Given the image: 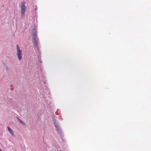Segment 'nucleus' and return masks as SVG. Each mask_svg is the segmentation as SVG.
<instances>
[{"instance_id": "423d86ee", "label": "nucleus", "mask_w": 151, "mask_h": 151, "mask_svg": "<svg viewBox=\"0 0 151 151\" xmlns=\"http://www.w3.org/2000/svg\"><path fill=\"white\" fill-rule=\"evenodd\" d=\"M32 34L33 38H37L36 36V30L35 28L33 29V30L32 32Z\"/></svg>"}, {"instance_id": "20e7f679", "label": "nucleus", "mask_w": 151, "mask_h": 151, "mask_svg": "<svg viewBox=\"0 0 151 151\" xmlns=\"http://www.w3.org/2000/svg\"><path fill=\"white\" fill-rule=\"evenodd\" d=\"M39 40L38 38H33L32 42H33V46L35 50L38 49V41Z\"/></svg>"}, {"instance_id": "39448f33", "label": "nucleus", "mask_w": 151, "mask_h": 151, "mask_svg": "<svg viewBox=\"0 0 151 151\" xmlns=\"http://www.w3.org/2000/svg\"><path fill=\"white\" fill-rule=\"evenodd\" d=\"M42 94H43L45 95V97H47V96L49 97V95H50V92L49 91V90L48 89H46L45 90V91H43V92L42 93Z\"/></svg>"}, {"instance_id": "0eeeda50", "label": "nucleus", "mask_w": 151, "mask_h": 151, "mask_svg": "<svg viewBox=\"0 0 151 151\" xmlns=\"http://www.w3.org/2000/svg\"><path fill=\"white\" fill-rule=\"evenodd\" d=\"M37 56L38 59L37 60V63L38 64H40L42 63V61H41V60L40 59L41 56V55H40V53H39V54H38L37 55Z\"/></svg>"}, {"instance_id": "f257e3e1", "label": "nucleus", "mask_w": 151, "mask_h": 151, "mask_svg": "<svg viewBox=\"0 0 151 151\" xmlns=\"http://www.w3.org/2000/svg\"><path fill=\"white\" fill-rule=\"evenodd\" d=\"M54 124L56 128V130L60 135V137L61 139L63 142H65V140H64L63 138V132L61 129L60 127L58 124L55 122L54 123Z\"/></svg>"}, {"instance_id": "9d476101", "label": "nucleus", "mask_w": 151, "mask_h": 151, "mask_svg": "<svg viewBox=\"0 0 151 151\" xmlns=\"http://www.w3.org/2000/svg\"><path fill=\"white\" fill-rule=\"evenodd\" d=\"M45 78L44 77H43L42 78L41 77V78H42V79H40V81H41V84H43L45 83V81L44 80Z\"/></svg>"}, {"instance_id": "7ed1b4c3", "label": "nucleus", "mask_w": 151, "mask_h": 151, "mask_svg": "<svg viewBox=\"0 0 151 151\" xmlns=\"http://www.w3.org/2000/svg\"><path fill=\"white\" fill-rule=\"evenodd\" d=\"M17 55L18 60H21L22 58V50H20L19 47L18 45L16 46Z\"/></svg>"}, {"instance_id": "6e6552de", "label": "nucleus", "mask_w": 151, "mask_h": 151, "mask_svg": "<svg viewBox=\"0 0 151 151\" xmlns=\"http://www.w3.org/2000/svg\"><path fill=\"white\" fill-rule=\"evenodd\" d=\"M8 130L9 131L10 133L11 134L12 136H14V132L8 126L7 127Z\"/></svg>"}, {"instance_id": "f03ea898", "label": "nucleus", "mask_w": 151, "mask_h": 151, "mask_svg": "<svg viewBox=\"0 0 151 151\" xmlns=\"http://www.w3.org/2000/svg\"><path fill=\"white\" fill-rule=\"evenodd\" d=\"M26 3L24 1H22L21 3V16L23 17L24 16L26 10V6L25 5Z\"/></svg>"}, {"instance_id": "1a4fd4ad", "label": "nucleus", "mask_w": 151, "mask_h": 151, "mask_svg": "<svg viewBox=\"0 0 151 151\" xmlns=\"http://www.w3.org/2000/svg\"><path fill=\"white\" fill-rule=\"evenodd\" d=\"M53 146L56 148L57 151H60V147L56 142H55L53 145Z\"/></svg>"}, {"instance_id": "f8f14e48", "label": "nucleus", "mask_w": 151, "mask_h": 151, "mask_svg": "<svg viewBox=\"0 0 151 151\" xmlns=\"http://www.w3.org/2000/svg\"><path fill=\"white\" fill-rule=\"evenodd\" d=\"M42 69H41V68L40 67V69H39L37 71V73H36V74H39V73L41 74L42 73Z\"/></svg>"}, {"instance_id": "9b49d317", "label": "nucleus", "mask_w": 151, "mask_h": 151, "mask_svg": "<svg viewBox=\"0 0 151 151\" xmlns=\"http://www.w3.org/2000/svg\"><path fill=\"white\" fill-rule=\"evenodd\" d=\"M18 121L19 122L20 124L22 125L23 126H25V124L20 119L18 118Z\"/></svg>"}]
</instances>
